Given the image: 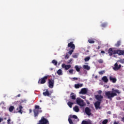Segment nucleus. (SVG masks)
<instances>
[{
	"mask_svg": "<svg viewBox=\"0 0 124 124\" xmlns=\"http://www.w3.org/2000/svg\"><path fill=\"white\" fill-rule=\"evenodd\" d=\"M97 93L98 94H101V93H102V91H101V90H99L97 91Z\"/></svg>",
	"mask_w": 124,
	"mask_h": 124,
	"instance_id": "42",
	"label": "nucleus"
},
{
	"mask_svg": "<svg viewBox=\"0 0 124 124\" xmlns=\"http://www.w3.org/2000/svg\"><path fill=\"white\" fill-rule=\"evenodd\" d=\"M117 93H121V92L118 89H112L111 91H108L105 93V95L110 100H112V98L114 96H117L118 94Z\"/></svg>",
	"mask_w": 124,
	"mask_h": 124,
	"instance_id": "1",
	"label": "nucleus"
},
{
	"mask_svg": "<svg viewBox=\"0 0 124 124\" xmlns=\"http://www.w3.org/2000/svg\"><path fill=\"white\" fill-rule=\"evenodd\" d=\"M74 104V103H72L71 102H68L67 103V105L70 107V108H72V106Z\"/></svg>",
	"mask_w": 124,
	"mask_h": 124,
	"instance_id": "21",
	"label": "nucleus"
},
{
	"mask_svg": "<svg viewBox=\"0 0 124 124\" xmlns=\"http://www.w3.org/2000/svg\"><path fill=\"white\" fill-rule=\"evenodd\" d=\"M88 42L90 44H93V43H94V41H93V40L92 39H90L88 40Z\"/></svg>",
	"mask_w": 124,
	"mask_h": 124,
	"instance_id": "27",
	"label": "nucleus"
},
{
	"mask_svg": "<svg viewBox=\"0 0 124 124\" xmlns=\"http://www.w3.org/2000/svg\"><path fill=\"white\" fill-rule=\"evenodd\" d=\"M70 118H73V119H78V117L76 115H71L70 116Z\"/></svg>",
	"mask_w": 124,
	"mask_h": 124,
	"instance_id": "33",
	"label": "nucleus"
},
{
	"mask_svg": "<svg viewBox=\"0 0 124 124\" xmlns=\"http://www.w3.org/2000/svg\"><path fill=\"white\" fill-rule=\"evenodd\" d=\"M52 63L54 64V65H57L58 62H57V61H56L55 60H53L52 61Z\"/></svg>",
	"mask_w": 124,
	"mask_h": 124,
	"instance_id": "28",
	"label": "nucleus"
},
{
	"mask_svg": "<svg viewBox=\"0 0 124 124\" xmlns=\"http://www.w3.org/2000/svg\"><path fill=\"white\" fill-rule=\"evenodd\" d=\"M2 121H3V119L0 117V123H1V122H2Z\"/></svg>",
	"mask_w": 124,
	"mask_h": 124,
	"instance_id": "46",
	"label": "nucleus"
},
{
	"mask_svg": "<svg viewBox=\"0 0 124 124\" xmlns=\"http://www.w3.org/2000/svg\"><path fill=\"white\" fill-rule=\"evenodd\" d=\"M107 123H108V120H107V119L104 120L102 122V124H107Z\"/></svg>",
	"mask_w": 124,
	"mask_h": 124,
	"instance_id": "37",
	"label": "nucleus"
},
{
	"mask_svg": "<svg viewBox=\"0 0 124 124\" xmlns=\"http://www.w3.org/2000/svg\"><path fill=\"white\" fill-rule=\"evenodd\" d=\"M68 122L70 124H74L73 122L72 121V120L70 118V116L69 117Z\"/></svg>",
	"mask_w": 124,
	"mask_h": 124,
	"instance_id": "31",
	"label": "nucleus"
},
{
	"mask_svg": "<svg viewBox=\"0 0 124 124\" xmlns=\"http://www.w3.org/2000/svg\"><path fill=\"white\" fill-rule=\"evenodd\" d=\"M108 114H109V115H111V111H108Z\"/></svg>",
	"mask_w": 124,
	"mask_h": 124,
	"instance_id": "51",
	"label": "nucleus"
},
{
	"mask_svg": "<svg viewBox=\"0 0 124 124\" xmlns=\"http://www.w3.org/2000/svg\"><path fill=\"white\" fill-rule=\"evenodd\" d=\"M120 63H124V59H121L119 61Z\"/></svg>",
	"mask_w": 124,
	"mask_h": 124,
	"instance_id": "41",
	"label": "nucleus"
},
{
	"mask_svg": "<svg viewBox=\"0 0 124 124\" xmlns=\"http://www.w3.org/2000/svg\"><path fill=\"white\" fill-rule=\"evenodd\" d=\"M17 97H20V96H21V94H18L17 95Z\"/></svg>",
	"mask_w": 124,
	"mask_h": 124,
	"instance_id": "52",
	"label": "nucleus"
},
{
	"mask_svg": "<svg viewBox=\"0 0 124 124\" xmlns=\"http://www.w3.org/2000/svg\"><path fill=\"white\" fill-rule=\"evenodd\" d=\"M48 78H49V75L47 76H45L44 77L39 78L38 80V84H45L46 83V81L48 79Z\"/></svg>",
	"mask_w": 124,
	"mask_h": 124,
	"instance_id": "4",
	"label": "nucleus"
},
{
	"mask_svg": "<svg viewBox=\"0 0 124 124\" xmlns=\"http://www.w3.org/2000/svg\"><path fill=\"white\" fill-rule=\"evenodd\" d=\"M121 67H122V65L119 64L118 65V63H115L114 64V67H113V69L116 71V70H119V69H121Z\"/></svg>",
	"mask_w": 124,
	"mask_h": 124,
	"instance_id": "12",
	"label": "nucleus"
},
{
	"mask_svg": "<svg viewBox=\"0 0 124 124\" xmlns=\"http://www.w3.org/2000/svg\"><path fill=\"white\" fill-rule=\"evenodd\" d=\"M88 93V89L87 88H82L81 90V91L79 92V93H81L82 94H86Z\"/></svg>",
	"mask_w": 124,
	"mask_h": 124,
	"instance_id": "15",
	"label": "nucleus"
},
{
	"mask_svg": "<svg viewBox=\"0 0 124 124\" xmlns=\"http://www.w3.org/2000/svg\"><path fill=\"white\" fill-rule=\"evenodd\" d=\"M85 112L88 116H91V115H92V109H91L89 107H86L85 108Z\"/></svg>",
	"mask_w": 124,
	"mask_h": 124,
	"instance_id": "9",
	"label": "nucleus"
},
{
	"mask_svg": "<svg viewBox=\"0 0 124 124\" xmlns=\"http://www.w3.org/2000/svg\"><path fill=\"white\" fill-rule=\"evenodd\" d=\"M65 59H67V60L69 59V56H68V54L66 55V56H65Z\"/></svg>",
	"mask_w": 124,
	"mask_h": 124,
	"instance_id": "43",
	"label": "nucleus"
},
{
	"mask_svg": "<svg viewBox=\"0 0 124 124\" xmlns=\"http://www.w3.org/2000/svg\"><path fill=\"white\" fill-rule=\"evenodd\" d=\"M101 53L102 54H105V51H104V50H102V51H101Z\"/></svg>",
	"mask_w": 124,
	"mask_h": 124,
	"instance_id": "47",
	"label": "nucleus"
},
{
	"mask_svg": "<svg viewBox=\"0 0 124 124\" xmlns=\"http://www.w3.org/2000/svg\"><path fill=\"white\" fill-rule=\"evenodd\" d=\"M57 74L58 75H62V71L61 69H59L57 71Z\"/></svg>",
	"mask_w": 124,
	"mask_h": 124,
	"instance_id": "25",
	"label": "nucleus"
},
{
	"mask_svg": "<svg viewBox=\"0 0 124 124\" xmlns=\"http://www.w3.org/2000/svg\"><path fill=\"white\" fill-rule=\"evenodd\" d=\"M108 53L109 54V56L110 57H112L113 55H119V56H123L124 55V50H122L120 49H117L116 50H113V48H110L108 49Z\"/></svg>",
	"mask_w": 124,
	"mask_h": 124,
	"instance_id": "2",
	"label": "nucleus"
},
{
	"mask_svg": "<svg viewBox=\"0 0 124 124\" xmlns=\"http://www.w3.org/2000/svg\"><path fill=\"white\" fill-rule=\"evenodd\" d=\"M83 68L84 69H86V70H90L91 69V67L88 65H83Z\"/></svg>",
	"mask_w": 124,
	"mask_h": 124,
	"instance_id": "19",
	"label": "nucleus"
},
{
	"mask_svg": "<svg viewBox=\"0 0 124 124\" xmlns=\"http://www.w3.org/2000/svg\"><path fill=\"white\" fill-rule=\"evenodd\" d=\"M22 109H23V107L22 106H19L17 108L16 111H17L18 113L23 114V110H22Z\"/></svg>",
	"mask_w": 124,
	"mask_h": 124,
	"instance_id": "16",
	"label": "nucleus"
},
{
	"mask_svg": "<svg viewBox=\"0 0 124 124\" xmlns=\"http://www.w3.org/2000/svg\"><path fill=\"white\" fill-rule=\"evenodd\" d=\"M5 120H6V118H4Z\"/></svg>",
	"mask_w": 124,
	"mask_h": 124,
	"instance_id": "57",
	"label": "nucleus"
},
{
	"mask_svg": "<svg viewBox=\"0 0 124 124\" xmlns=\"http://www.w3.org/2000/svg\"><path fill=\"white\" fill-rule=\"evenodd\" d=\"M55 84V81L53 78H50L48 79V87L50 89H53L54 88V84Z\"/></svg>",
	"mask_w": 124,
	"mask_h": 124,
	"instance_id": "7",
	"label": "nucleus"
},
{
	"mask_svg": "<svg viewBox=\"0 0 124 124\" xmlns=\"http://www.w3.org/2000/svg\"><path fill=\"white\" fill-rule=\"evenodd\" d=\"M73 52H74V49H71V50L69 51L68 54H69V55H72Z\"/></svg>",
	"mask_w": 124,
	"mask_h": 124,
	"instance_id": "36",
	"label": "nucleus"
},
{
	"mask_svg": "<svg viewBox=\"0 0 124 124\" xmlns=\"http://www.w3.org/2000/svg\"><path fill=\"white\" fill-rule=\"evenodd\" d=\"M75 87L76 88V89H79V88H80V84H75Z\"/></svg>",
	"mask_w": 124,
	"mask_h": 124,
	"instance_id": "38",
	"label": "nucleus"
},
{
	"mask_svg": "<svg viewBox=\"0 0 124 124\" xmlns=\"http://www.w3.org/2000/svg\"><path fill=\"white\" fill-rule=\"evenodd\" d=\"M115 47H119L121 46V41H117V43L115 45Z\"/></svg>",
	"mask_w": 124,
	"mask_h": 124,
	"instance_id": "23",
	"label": "nucleus"
},
{
	"mask_svg": "<svg viewBox=\"0 0 124 124\" xmlns=\"http://www.w3.org/2000/svg\"><path fill=\"white\" fill-rule=\"evenodd\" d=\"M68 47L73 50H75V45L73 44V42H71L68 44Z\"/></svg>",
	"mask_w": 124,
	"mask_h": 124,
	"instance_id": "10",
	"label": "nucleus"
},
{
	"mask_svg": "<svg viewBox=\"0 0 124 124\" xmlns=\"http://www.w3.org/2000/svg\"><path fill=\"white\" fill-rule=\"evenodd\" d=\"M87 104H90V102H87Z\"/></svg>",
	"mask_w": 124,
	"mask_h": 124,
	"instance_id": "56",
	"label": "nucleus"
},
{
	"mask_svg": "<svg viewBox=\"0 0 124 124\" xmlns=\"http://www.w3.org/2000/svg\"><path fill=\"white\" fill-rule=\"evenodd\" d=\"M33 112L34 113V117L35 118H36L38 117L39 113H42V110L41 109V108H40L39 106L35 105V108L33 110Z\"/></svg>",
	"mask_w": 124,
	"mask_h": 124,
	"instance_id": "3",
	"label": "nucleus"
},
{
	"mask_svg": "<svg viewBox=\"0 0 124 124\" xmlns=\"http://www.w3.org/2000/svg\"><path fill=\"white\" fill-rule=\"evenodd\" d=\"M79 85H80V87H83V84H79Z\"/></svg>",
	"mask_w": 124,
	"mask_h": 124,
	"instance_id": "55",
	"label": "nucleus"
},
{
	"mask_svg": "<svg viewBox=\"0 0 124 124\" xmlns=\"http://www.w3.org/2000/svg\"><path fill=\"white\" fill-rule=\"evenodd\" d=\"M75 68L78 72H80V68H79V66L78 65L75 66Z\"/></svg>",
	"mask_w": 124,
	"mask_h": 124,
	"instance_id": "24",
	"label": "nucleus"
},
{
	"mask_svg": "<svg viewBox=\"0 0 124 124\" xmlns=\"http://www.w3.org/2000/svg\"><path fill=\"white\" fill-rule=\"evenodd\" d=\"M30 113H31L32 112V110L31 109L29 110Z\"/></svg>",
	"mask_w": 124,
	"mask_h": 124,
	"instance_id": "53",
	"label": "nucleus"
},
{
	"mask_svg": "<svg viewBox=\"0 0 124 124\" xmlns=\"http://www.w3.org/2000/svg\"><path fill=\"white\" fill-rule=\"evenodd\" d=\"M102 80H103V81L105 83H108V78H107V77L104 76L102 78Z\"/></svg>",
	"mask_w": 124,
	"mask_h": 124,
	"instance_id": "20",
	"label": "nucleus"
},
{
	"mask_svg": "<svg viewBox=\"0 0 124 124\" xmlns=\"http://www.w3.org/2000/svg\"><path fill=\"white\" fill-rule=\"evenodd\" d=\"M10 122H11V120L10 119H9L7 120V124H10Z\"/></svg>",
	"mask_w": 124,
	"mask_h": 124,
	"instance_id": "44",
	"label": "nucleus"
},
{
	"mask_svg": "<svg viewBox=\"0 0 124 124\" xmlns=\"http://www.w3.org/2000/svg\"><path fill=\"white\" fill-rule=\"evenodd\" d=\"M81 124H92V123H91L88 121H83L82 122Z\"/></svg>",
	"mask_w": 124,
	"mask_h": 124,
	"instance_id": "29",
	"label": "nucleus"
},
{
	"mask_svg": "<svg viewBox=\"0 0 124 124\" xmlns=\"http://www.w3.org/2000/svg\"><path fill=\"white\" fill-rule=\"evenodd\" d=\"M73 79L74 80H78V78H73Z\"/></svg>",
	"mask_w": 124,
	"mask_h": 124,
	"instance_id": "48",
	"label": "nucleus"
},
{
	"mask_svg": "<svg viewBox=\"0 0 124 124\" xmlns=\"http://www.w3.org/2000/svg\"><path fill=\"white\" fill-rule=\"evenodd\" d=\"M43 94L44 96H51V93H49L48 89H46V92H43Z\"/></svg>",
	"mask_w": 124,
	"mask_h": 124,
	"instance_id": "14",
	"label": "nucleus"
},
{
	"mask_svg": "<svg viewBox=\"0 0 124 124\" xmlns=\"http://www.w3.org/2000/svg\"><path fill=\"white\" fill-rule=\"evenodd\" d=\"M76 102L78 105L81 106V107H83L85 106V104L84 103V100L81 99L80 98H77L76 100Z\"/></svg>",
	"mask_w": 124,
	"mask_h": 124,
	"instance_id": "6",
	"label": "nucleus"
},
{
	"mask_svg": "<svg viewBox=\"0 0 124 124\" xmlns=\"http://www.w3.org/2000/svg\"><path fill=\"white\" fill-rule=\"evenodd\" d=\"M97 78H98L97 76H95V79H97Z\"/></svg>",
	"mask_w": 124,
	"mask_h": 124,
	"instance_id": "54",
	"label": "nucleus"
},
{
	"mask_svg": "<svg viewBox=\"0 0 124 124\" xmlns=\"http://www.w3.org/2000/svg\"><path fill=\"white\" fill-rule=\"evenodd\" d=\"M95 98L98 101L101 102V101H102V99H103V96L101 95L96 94L95 95Z\"/></svg>",
	"mask_w": 124,
	"mask_h": 124,
	"instance_id": "8",
	"label": "nucleus"
},
{
	"mask_svg": "<svg viewBox=\"0 0 124 124\" xmlns=\"http://www.w3.org/2000/svg\"><path fill=\"white\" fill-rule=\"evenodd\" d=\"M70 98H71V99L75 100V99H76V95L74 94V93H71L70 94Z\"/></svg>",
	"mask_w": 124,
	"mask_h": 124,
	"instance_id": "18",
	"label": "nucleus"
},
{
	"mask_svg": "<svg viewBox=\"0 0 124 124\" xmlns=\"http://www.w3.org/2000/svg\"><path fill=\"white\" fill-rule=\"evenodd\" d=\"M109 80L112 82V83H116V82H117V78H113L112 76L109 77Z\"/></svg>",
	"mask_w": 124,
	"mask_h": 124,
	"instance_id": "17",
	"label": "nucleus"
},
{
	"mask_svg": "<svg viewBox=\"0 0 124 124\" xmlns=\"http://www.w3.org/2000/svg\"><path fill=\"white\" fill-rule=\"evenodd\" d=\"M37 124H49V121L44 116H43Z\"/></svg>",
	"mask_w": 124,
	"mask_h": 124,
	"instance_id": "5",
	"label": "nucleus"
},
{
	"mask_svg": "<svg viewBox=\"0 0 124 124\" xmlns=\"http://www.w3.org/2000/svg\"><path fill=\"white\" fill-rule=\"evenodd\" d=\"M90 59H91L90 57H87L84 59V61L85 62H89V61H90Z\"/></svg>",
	"mask_w": 124,
	"mask_h": 124,
	"instance_id": "34",
	"label": "nucleus"
},
{
	"mask_svg": "<svg viewBox=\"0 0 124 124\" xmlns=\"http://www.w3.org/2000/svg\"><path fill=\"white\" fill-rule=\"evenodd\" d=\"M74 110L75 111V112H78L79 111V108L77 106H76L74 108Z\"/></svg>",
	"mask_w": 124,
	"mask_h": 124,
	"instance_id": "26",
	"label": "nucleus"
},
{
	"mask_svg": "<svg viewBox=\"0 0 124 124\" xmlns=\"http://www.w3.org/2000/svg\"><path fill=\"white\" fill-rule=\"evenodd\" d=\"M99 63H103V60L102 59H100L98 61Z\"/></svg>",
	"mask_w": 124,
	"mask_h": 124,
	"instance_id": "39",
	"label": "nucleus"
},
{
	"mask_svg": "<svg viewBox=\"0 0 124 124\" xmlns=\"http://www.w3.org/2000/svg\"><path fill=\"white\" fill-rule=\"evenodd\" d=\"M121 121L122 122H123V123H124V117L123 118H122Z\"/></svg>",
	"mask_w": 124,
	"mask_h": 124,
	"instance_id": "49",
	"label": "nucleus"
},
{
	"mask_svg": "<svg viewBox=\"0 0 124 124\" xmlns=\"http://www.w3.org/2000/svg\"><path fill=\"white\" fill-rule=\"evenodd\" d=\"M73 58H74V59H77V55H73Z\"/></svg>",
	"mask_w": 124,
	"mask_h": 124,
	"instance_id": "45",
	"label": "nucleus"
},
{
	"mask_svg": "<svg viewBox=\"0 0 124 124\" xmlns=\"http://www.w3.org/2000/svg\"><path fill=\"white\" fill-rule=\"evenodd\" d=\"M62 67L64 68L65 70H68L69 68H71V65L69 64L66 65L65 63H63L62 65Z\"/></svg>",
	"mask_w": 124,
	"mask_h": 124,
	"instance_id": "11",
	"label": "nucleus"
},
{
	"mask_svg": "<svg viewBox=\"0 0 124 124\" xmlns=\"http://www.w3.org/2000/svg\"><path fill=\"white\" fill-rule=\"evenodd\" d=\"M73 69H70L69 71V72L70 73V74H73Z\"/></svg>",
	"mask_w": 124,
	"mask_h": 124,
	"instance_id": "40",
	"label": "nucleus"
},
{
	"mask_svg": "<svg viewBox=\"0 0 124 124\" xmlns=\"http://www.w3.org/2000/svg\"><path fill=\"white\" fill-rule=\"evenodd\" d=\"M14 110V106H12L11 107H10V108H9V112H13V110Z\"/></svg>",
	"mask_w": 124,
	"mask_h": 124,
	"instance_id": "22",
	"label": "nucleus"
},
{
	"mask_svg": "<svg viewBox=\"0 0 124 124\" xmlns=\"http://www.w3.org/2000/svg\"><path fill=\"white\" fill-rule=\"evenodd\" d=\"M83 99H86V96H83L81 97Z\"/></svg>",
	"mask_w": 124,
	"mask_h": 124,
	"instance_id": "50",
	"label": "nucleus"
},
{
	"mask_svg": "<svg viewBox=\"0 0 124 124\" xmlns=\"http://www.w3.org/2000/svg\"><path fill=\"white\" fill-rule=\"evenodd\" d=\"M101 27H102V28H105V27H107V23H102Z\"/></svg>",
	"mask_w": 124,
	"mask_h": 124,
	"instance_id": "30",
	"label": "nucleus"
},
{
	"mask_svg": "<svg viewBox=\"0 0 124 124\" xmlns=\"http://www.w3.org/2000/svg\"><path fill=\"white\" fill-rule=\"evenodd\" d=\"M87 52H89V50H87Z\"/></svg>",
	"mask_w": 124,
	"mask_h": 124,
	"instance_id": "58",
	"label": "nucleus"
},
{
	"mask_svg": "<svg viewBox=\"0 0 124 124\" xmlns=\"http://www.w3.org/2000/svg\"><path fill=\"white\" fill-rule=\"evenodd\" d=\"M100 104H101V102H99L98 101L95 102L94 104L95 109H100Z\"/></svg>",
	"mask_w": 124,
	"mask_h": 124,
	"instance_id": "13",
	"label": "nucleus"
},
{
	"mask_svg": "<svg viewBox=\"0 0 124 124\" xmlns=\"http://www.w3.org/2000/svg\"><path fill=\"white\" fill-rule=\"evenodd\" d=\"M99 74L100 75H102L104 74V73H105V71H101L98 72Z\"/></svg>",
	"mask_w": 124,
	"mask_h": 124,
	"instance_id": "35",
	"label": "nucleus"
},
{
	"mask_svg": "<svg viewBox=\"0 0 124 124\" xmlns=\"http://www.w3.org/2000/svg\"><path fill=\"white\" fill-rule=\"evenodd\" d=\"M73 61V59H70L67 62V64H69V63H71L72 64V62Z\"/></svg>",
	"mask_w": 124,
	"mask_h": 124,
	"instance_id": "32",
	"label": "nucleus"
}]
</instances>
